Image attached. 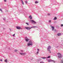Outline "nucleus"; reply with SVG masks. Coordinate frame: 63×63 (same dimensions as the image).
Segmentation results:
<instances>
[{
    "instance_id": "obj_1",
    "label": "nucleus",
    "mask_w": 63,
    "mask_h": 63,
    "mask_svg": "<svg viewBox=\"0 0 63 63\" xmlns=\"http://www.w3.org/2000/svg\"><path fill=\"white\" fill-rule=\"evenodd\" d=\"M37 27L36 26H33L32 27H25V29H27V30H30L31 29H32V28H36Z\"/></svg>"
},
{
    "instance_id": "obj_2",
    "label": "nucleus",
    "mask_w": 63,
    "mask_h": 63,
    "mask_svg": "<svg viewBox=\"0 0 63 63\" xmlns=\"http://www.w3.org/2000/svg\"><path fill=\"white\" fill-rule=\"evenodd\" d=\"M58 55H59L58 56V58H62V54H61L60 53H57Z\"/></svg>"
},
{
    "instance_id": "obj_3",
    "label": "nucleus",
    "mask_w": 63,
    "mask_h": 63,
    "mask_svg": "<svg viewBox=\"0 0 63 63\" xmlns=\"http://www.w3.org/2000/svg\"><path fill=\"white\" fill-rule=\"evenodd\" d=\"M47 49L48 51H49V53H51V51L50 50V49H51V47H50V46H49L47 48Z\"/></svg>"
},
{
    "instance_id": "obj_4",
    "label": "nucleus",
    "mask_w": 63,
    "mask_h": 63,
    "mask_svg": "<svg viewBox=\"0 0 63 63\" xmlns=\"http://www.w3.org/2000/svg\"><path fill=\"white\" fill-rule=\"evenodd\" d=\"M28 45L29 46H32V42L31 41H30L29 42V43L28 44Z\"/></svg>"
},
{
    "instance_id": "obj_5",
    "label": "nucleus",
    "mask_w": 63,
    "mask_h": 63,
    "mask_svg": "<svg viewBox=\"0 0 63 63\" xmlns=\"http://www.w3.org/2000/svg\"><path fill=\"white\" fill-rule=\"evenodd\" d=\"M53 62L54 63H55V61L54 60H48V62Z\"/></svg>"
},
{
    "instance_id": "obj_6",
    "label": "nucleus",
    "mask_w": 63,
    "mask_h": 63,
    "mask_svg": "<svg viewBox=\"0 0 63 63\" xmlns=\"http://www.w3.org/2000/svg\"><path fill=\"white\" fill-rule=\"evenodd\" d=\"M25 40H26V41L27 42L28 41H29V39H28V38H27V37H25Z\"/></svg>"
},
{
    "instance_id": "obj_7",
    "label": "nucleus",
    "mask_w": 63,
    "mask_h": 63,
    "mask_svg": "<svg viewBox=\"0 0 63 63\" xmlns=\"http://www.w3.org/2000/svg\"><path fill=\"white\" fill-rule=\"evenodd\" d=\"M30 21L31 22H32L33 23H34V24H35L36 23V22H35V21H34L32 20H31Z\"/></svg>"
},
{
    "instance_id": "obj_8",
    "label": "nucleus",
    "mask_w": 63,
    "mask_h": 63,
    "mask_svg": "<svg viewBox=\"0 0 63 63\" xmlns=\"http://www.w3.org/2000/svg\"><path fill=\"white\" fill-rule=\"evenodd\" d=\"M16 28L17 29H18V30H20V29H21V28L19 26L16 27Z\"/></svg>"
},
{
    "instance_id": "obj_9",
    "label": "nucleus",
    "mask_w": 63,
    "mask_h": 63,
    "mask_svg": "<svg viewBox=\"0 0 63 63\" xmlns=\"http://www.w3.org/2000/svg\"><path fill=\"white\" fill-rule=\"evenodd\" d=\"M20 54H21V55H25L26 54V53H20Z\"/></svg>"
},
{
    "instance_id": "obj_10",
    "label": "nucleus",
    "mask_w": 63,
    "mask_h": 63,
    "mask_svg": "<svg viewBox=\"0 0 63 63\" xmlns=\"http://www.w3.org/2000/svg\"><path fill=\"white\" fill-rule=\"evenodd\" d=\"M57 36H61V34L60 33H58L57 34Z\"/></svg>"
},
{
    "instance_id": "obj_11",
    "label": "nucleus",
    "mask_w": 63,
    "mask_h": 63,
    "mask_svg": "<svg viewBox=\"0 0 63 63\" xmlns=\"http://www.w3.org/2000/svg\"><path fill=\"white\" fill-rule=\"evenodd\" d=\"M20 0L21 1V2L22 4L23 5H24V3H23V0Z\"/></svg>"
},
{
    "instance_id": "obj_12",
    "label": "nucleus",
    "mask_w": 63,
    "mask_h": 63,
    "mask_svg": "<svg viewBox=\"0 0 63 63\" xmlns=\"http://www.w3.org/2000/svg\"><path fill=\"white\" fill-rule=\"evenodd\" d=\"M29 17H30V19H32V17H31V15Z\"/></svg>"
},
{
    "instance_id": "obj_13",
    "label": "nucleus",
    "mask_w": 63,
    "mask_h": 63,
    "mask_svg": "<svg viewBox=\"0 0 63 63\" xmlns=\"http://www.w3.org/2000/svg\"><path fill=\"white\" fill-rule=\"evenodd\" d=\"M51 28H52V31H53V30H54V27L53 26L51 27Z\"/></svg>"
},
{
    "instance_id": "obj_14",
    "label": "nucleus",
    "mask_w": 63,
    "mask_h": 63,
    "mask_svg": "<svg viewBox=\"0 0 63 63\" xmlns=\"http://www.w3.org/2000/svg\"><path fill=\"white\" fill-rule=\"evenodd\" d=\"M4 62H5L6 63H7L8 62V60H7V59L5 60Z\"/></svg>"
},
{
    "instance_id": "obj_15",
    "label": "nucleus",
    "mask_w": 63,
    "mask_h": 63,
    "mask_svg": "<svg viewBox=\"0 0 63 63\" xmlns=\"http://www.w3.org/2000/svg\"><path fill=\"white\" fill-rule=\"evenodd\" d=\"M57 19V17H55L53 19V20H56Z\"/></svg>"
},
{
    "instance_id": "obj_16",
    "label": "nucleus",
    "mask_w": 63,
    "mask_h": 63,
    "mask_svg": "<svg viewBox=\"0 0 63 63\" xmlns=\"http://www.w3.org/2000/svg\"><path fill=\"white\" fill-rule=\"evenodd\" d=\"M39 3V2H38V1H36L35 2V4H37V3Z\"/></svg>"
},
{
    "instance_id": "obj_17",
    "label": "nucleus",
    "mask_w": 63,
    "mask_h": 63,
    "mask_svg": "<svg viewBox=\"0 0 63 63\" xmlns=\"http://www.w3.org/2000/svg\"><path fill=\"white\" fill-rule=\"evenodd\" d=\"M20 51L21 52H24V51H23V50H21Z\"/></svg>"
},
{
    "instance_id": "obj_18",
    "label": "nucleus",
    "mask_w": 63,
    "mask_h": 63,
    "mask_svg": "<svg viewBox=\"0 0 63 63\" xmlns=\"http://www.w3.org/2000/svg\"><path fill=\"white\" fill-rule=\"evenodd\" d=\"M50 57V56H48L46 58H49Z\"/></svg>"
},
{
    "instance_id": "obj_19",
    "label": "nucleus",
    "mask_w": 63,
    "mask_h": 63,
    "mask_svg": "<svg viewBox=\"0 0 63 63\" xmlns=\"http://www.w3.org/2000/svg\"><path fill=\"white\" fill-rule=\"evenodd\" d=\"M42 59H45L46 58H47V57H42Z\"/></svg>"
},
{
    "instance_id": "obj_20",
    "label": "nucleus",
    "mask_w": 63,
    "mask_h": 63,
    "mask_svg": "<svg viewBox=\"0 0 63 63\" xmlns=\"http://www.w3.org/2000/svg\"><path fill=\"white\" fill-rule=\"evenodd\" d=\"M0 11H1L2 13H3V11H2V10L0 9Z\"/></svg>"
},
{
    "instance_id": "obj_21",
    "label": "nucleus",
    "mask_w": 63,
    "mask_h": 63,
    "mask_svg": "<svg viewBox=\"0 0 63 63\" xmlns=\"http://www.w3.org/2000/svg\"><path fill=\"white\" fill-rule=\"evenodd\" d=\"M51 20H50L49 21V22H48L49 23H51Z\"/></svg>"
},
{
    "instance_id": "obj_22",
    "label": "nucleus",
    "mask_w": 63,
    "mask_h": 63,
    "mask_svg": "<svg viewBox=\"0 0 63 63\" xmlns=\"http://www.w3.org/2000/svg\"><path fill=\"white\" fill-rule=\"evenodd\" d=\"M63 60H61V63H63Z\"/></svg>"
},
{
    "instance_id": "obj_23",
    "label": "nucleus",
    "mask_w": 63,
    "mask_h": 63,
    "mask_svg": "<svg viewBox=\"0 0 63 63\" xmlns=\"http://www.w3.org/2000/svg\"><path fill=\"white\" fill-rule=\"evenodd\" d=\"M26 24H27L28 25H29V24H28V23H26Z\"/></svg>"
},
{
    "instance_id": "obj_24",
    "label": "nucleus",
    "mask_w": 63,
    "mask_h": 63,
    "mask_svg": "<svg viewBox=\"0 0 63 63\" xmlns=\"http://www.w3.org/2000/svg\"><path fill=\"white\" fill-rule=\"evenodd\" d=\"M15 52H16V51H17V50H15Z\"/></svg>"
},
{
    "instance_id": "obj_25",
    "label": "nucleus",
    "mask_w": 63,
    "mask_h": 63,
    "mask_svg": "<svg viewBox=\"0 0 63 63\" xmlns=\"http://www.w3.org/2000/svg\"><path fill=\"white\" fill-rule=\"evenodd\" d=\"M40 63H44V62H40Z\"/></svg>"
},
{
    "instance_id": "obj_26",
    "label": "nucleus",
    "mask_w": 63,
    "mask_h": 63,
    "mask_svg": "<svg viewBox=\"0 0 63 63\" xmlns=\"http://www.w3.org/2000/svg\"><path fill=\"white\" fill-rule=\"evenodd\" d=\"M25 3H26V4L27 3V1H25Z\"/></svg>"
},
{
    "instance_id": "obj_27",
    "label": "nucleus",
    "mask_w": 63,
    "mask_h": 63,
    "mask_svg": "<svg viewBox=\"0 0 63 63\" xmlns=\"http://www.w3.org/2000/svg\"><path fill=\"white\" fill-rule=\"evenodd\" d=\"M3 20H6V18H3Z\"/></svg>"
},
{
    "instance_id": "obj_28",
    "label": "nucleus",
    "mask_w": 63,
    "mask_h": 63,
    "mask_svg": "<svg viewBox=\"0 0 63 63\" xmlns=\"http://www.w3.org/2000/svg\"><path fill=\"white\" fill-rule=\"evenodd\" d=\"M61 27H62V26H63V24H61Z\"/></svg>"
},
{
    "instance_id": "obj_29",
    "label": "nucleus",
    "mask_w": 63,
    "mask_h": 63,
    "mask_svg": "<svg viewBox=\"0 0 63 63\" xmlns=\"http://www.w3.org/2000/svg\"><path fill=\"white\" fill-rule=\"evenodd\" d=\"M4 1L5 2H6V1H7V0H4Z\"/></svg>"
},
{
    "instance_id": "obj_30",
    "label": "nucleus",
    "mask_w": 63,
    "mask_h": 63,
    "mask_svg": "<svg viewBox=\"0 0 63 63\" xmlns=\"http://www.w3.org/2000/svg\"><path fill=\"white\" fill-rule=\"evenodd\" d=\"M15 34H14L13 36H15Z\"/></svg>"
},
{
    "instance_id": "obj_31",
    "label": "nucleus",
    "mask_w": 63,
    "mask_h": 63,
    "mask_svg": "<svg viewBox=\"0 0 63 63\" xmlns=\"http://www.w3.org/2000/svg\"><path fill=\"white\" fill-rule=\"evenodd\" d=\"M37 54L39 53V51H37Z\"/></svg>"
},
{
    "instance_id": "obj_32",
    "label": "nucleus",
    "mask_w": 63,
    "mask_h": 63,
    "mask_svg": "<svg viewBox=\"0 0 63 63\" xmlns=\"http://www.w3.org/2000/svg\"><path fill=\"white\" fill-rule=\"evenodd\" d=\"M54 31H55V32H56V31H56V30H54Z\"/></svg>"
},
{
    "instance_id": "obj_33",
    "label": "nucleus",
    "mask_w": 63,
    "mask_h": 63,
    "mask_svg": "<svg viewBox=\"0 0 63 63\" xmlns=\"http://www.w3.org/2000/svg\"><path fill=\"white\" fill-rule=\"evenodd\" d=\"M48 16H50V14H48Z\"/></svg>"
},
{
    "instance_id": "obj_34",
    "label": "nucleus",
    "mask_w": 63,
    "mask_h": 63,
    "mask_svg": "<svg viewBox=\"0 0 63 63\" xmlns=\"http://www.w3.org/2000/svg\"><path fill=\"white\" fill-rule=\"evenodd\" d=\"M0 61H2V59H0Z\"/></svg>"
},
{
    "instance_id": "obj_35",
    "label": "nucleus",
    "mask_w": 63,
    "mask_h": 63,
    "mask_svg": "<svg viewBox=\"0 0 63 63\" xmlns=\"http://www.w3.org/2000/svg\"><path fill=\"white\" fill-rule=\"evenodd\" d=\"M37 50H38V51H39V49H38Z\"/></svg>"
},
{
    "instance_id": "obj_36",
    "label": "nucleus",
    "mask_w": 63,
    "mask_h": 63,
    "mask_svg": "<svg viewBox=\"0 0 63 63\" xmlns=\"http://www.w3.org/2000/svg\"><path fill=\"white\" fill-rule=\"evenodd\" d=\"M10 31H11V29H10Z\"/></svg>"
},
{
    "instance_id": "obj_37",
    "label": "nucleus",
    "mask_w": 63,
    "mask_h": 63,
    "mask_svg": "<svg viewBox=\"0 0 63 63\" xmlns=\"http://www.w3.org/2000/svg\"><path fill=\"white\" fill-rule=\"evenodd\" d=\"M46 59V60H47V59Z\"/></svg>"
},
{
    "instance_id": "obj_38",
    "label": "nucleus",
    "mask_w": 63,
    "mask_h": 63,
    "mask_svg": "<svg viewBox=\"0 0 63 63\" xmlns=\"http://www.w3.org/2000/svg\"><path fill=\"white\" fill-rule=\"evenodd\" d=\"M51 27H52V26H51Z\"/></svg>"
},
{
    "instance_id": "obj_39",
    "label": "nucleus",
    "mask_w": 63,
    "mask_h": 63,
    "mask_svg": "<svg viewBox=\"0 0 63 63\" xmlns=\"http://www.w3.org/2000/svg\"><path fill=\"white\" fill-rule=\"evenodd\" d=\"M57 47H58V46H57Z\"/></svg>"
}]
</instances>
